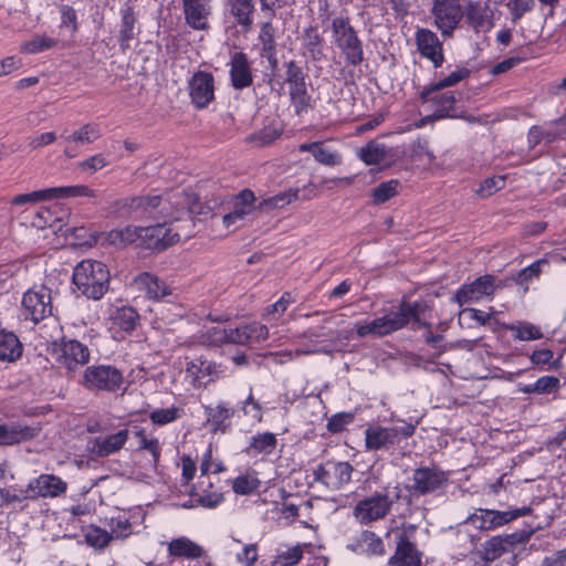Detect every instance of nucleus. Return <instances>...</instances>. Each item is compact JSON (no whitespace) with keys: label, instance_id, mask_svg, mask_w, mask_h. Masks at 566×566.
Masks as SVG:
<instances>
[{"label":"nucleus","instance_id":"f257e3e1","mask_svg":"<svg viewBox=\"0 0 566 566\" xmlns=\"http://www.w3.org/2000/svg\"><path fill=\"white\" fill-rule=\"evenodd\" d=\"M120 208H127L129 212L142 211L153 213L156 208H160L158 213L165 218L175 221L182 220L187 226L192 224L189 214L202 213V207L199 203V197L192 191H179L163 199L160 196H143L125 199L117 202Z\"/></svg>","mask_w":566,"mask_h":566},{"label":"nucleus","instance_id":"f03ea898","mask_svg":"<svg viewBox=\"0 0 566 566\" xmlns=\"http://www.w3.org/2000/svg\"><path fill=\"white\" fill-rule=\"evenodd\" d=\"M73 283L88 298L99 300L108 291L109 271L96 260H83L73 271Z\"/></svg>","mask_w":566,"mask_h":566},{"label":"nucleus","instance_id":"7ed1b4c3","mask_svg":"<svg viewBox=\"0 0 566 566\" xmlns=\"http://www.w3.org/2000/svg\"><path fill=\"white\" fill-rule=\"evenodd\" d=\"M333 39L342 51L347 64L356 66L364 60L363 43L348 19L335 18L332 21Z\"/></svg>","mask_w":566,"mask_h":566},{"label":"nucleus","instance_id":"20e7f679","mask_svg":"<svg viewBox=\"0 0 566 566\" xmlns=\"http://www.w3.org/2000/svg\"><path fill=\"white\" fill-rule=\"evenodd\" d=\"M185 227L167 226L166 222L149 227H139V244L148 249L164 250L181 239L190 237L189 231H184Z\"/></svg>","mask_w":566,"mask_h":566},{"label":"nucleus","instance_id":"39448f33","mask_svg":"<svg viewBox=\"0 0 566 566\" xmlns=\"http://www.w3.org/2000/svg\"><path fill=\"white\" fill-rule=\"evenodd\" d=\"M53 359L69 373L76 371L90 361V349L75 339L54 342L51 348Z\"/></svg>","mask_w":566,"mask_h":566},{"label":"nucleus","instance_id":"423d86ee","mask_svg":"<svg viewBox=\"0 0 566 566\" xmlns=\"http://www.w3.org/2000/svg\"><path fill=\"white\" fill-rule=\"evenodd\" d=\"M124 382L122 373L113 366L98 365L87 367L80 384L87 390L116 391Z\"/></svg>","mask_w":566,"mask_h":566},{"label":"nucleus","instance_id":"0eeeda50","mask_svg":"<svg viewBox=\"0 0 566 566\" xmlns=\"http://www.w3.org/2000/svg\"><path fill=\"white\" fill-rule=\"evenodd\" d=\"M433 25L442 36H451L464 15L460 0H433L431 8Z\"/></svg>","mask_w":566,"mask_h":566},{"label":"nucleus","instance_id":"6e6552de","mask_svg":"<svg viewBox=\"0 0 566 566\" xmlns=\"http://www.w3.org/2000/svg\"><path fill=\"white\" fill-rule=\"evenodd\" d=\"M22 307L25 318L39 323L52 314L51 291L43 285L29 290L23 295Z\"/></svg>","mask_w":566,"mask_h":566},{"label":"nucleus","instance_id":"1a4fd4ad","mask_svg":"<svg viewBox=\"0 0 566 566\" xmlns=\"http://www.w3.org/2000/svg\"><path fill=\"white\" fill-rule=\"evenodd\" d=\"M448 474L436 467H421L413 471L409 491L416 495H426L446 486Z\"/></svg>","mask_w":566,"mask_h":566},{"label":"nucleus","instance_id":"9d476101","mask_svg":"<svg viewBox=\"0 0 566 566\" xmlns=\"http://www.w3.org/2000/svg\"><path fill=\"white\" fill-rule=\"evenodd\" d=\"M392 503L388 494L375 493L356 504L354 515L361 524H368L384 518L390 512Z\"/></svg>","mask_w":566,"mask_h":566},{"label":"nucleus","instance_id":"9b49d317","mask_svg":"<svg viewBox=\"0 0 566 566\" xmlns=\"http://www.w3.org/2000/svg\"><path fill=\"white\" fill-rule=\"evenodd\" d=\"M408 311V307H405L402 311L387 314L366 324L357 323L355 325L357 335L359 337H366L368 335L381 337L396 332L406 326V315Z\"/></svg>","mask_w":566,"mask_h":566},{"label":"nucleus","instance_id":"f8f14e48","mask_svg":"<svg viewBox=\"0 0 566 566\" xmlns=\"http://www.w3.org/2000/svg\"><path fill=\"white\" fill-rule=\"evenodd\" d=\"M353 467L348 462H328L318 465L313 475L315 481L325 484L332 490H338L350 481Z\"/></svg>","mask_w":566,"mask_h":566},{"label":"nucleus","instance_id":"ddd939ff","mask_svg":"<svg viewBox=\"0 0 566 566\" xmlns=\"http://www.w3.org/2000/svg\"><path fill=\"white\" fill-rule=\"evenodd\" d=\"M188 88L197 108H205L214 99V78L209 72H196L189 80Z\"/></svg>","mask_w":566,"mask_h":566},{"label":"nucleus","instance_id":"4468645a","mask_svg":"<svg viewBox=\"0 0 566 566\" xmlns=\"http://www.w3.org/2000/svg\"><path fill=\"white\" fill-rule=\"evenodd\" d=\"M415 42L420 55L431 61L434 67H440L443 64V45L432 30L418 28L415 33Z\"/></svg>","mask_w":566,"mask_h":566},{"label":"nucleus","instance_id":"2eb2a0df","mask_svg":"<svg viewBox=\"0 0 566 566\" xmlns=\"http://www.w3.org/2000/svg\"><path fill=\"white\" fill-rule=\"evenodd\" d=\"M232 210L223 216L226 228L242 222L253 211L259 210L255 195L250 189H243L232 198Z\"/></svg>","mask_w":566,"mask_h":566},{"label":"nucleus","instance_id":"dca6fc26","mask_svg":"<svg viewBox=\"0 0 566 566\" xmlns=\"http://www.w3.org/2000/svg\"><path fill=\"white\" fill-rule=\"evenodd\" d=\"M186 23L195 30L209 29L211 0H181Z\"/></svg>","mask_w":566,"mask_h":566},{"label":"nucleus","instance_id":"f3484780","mask_svg":"<svg viewBox=\"0 0 566 566\" xmlns=\"http://www.w3.org/2000/svg\"><path fill=\"white\" fill-rule=\"evenodd\" d=\"M495 290L494 277L492 275H483L478 277L470 284H464L454 295V300L459 305L464 303L478 302L484 296H491Z\"/></svg>","mask_w":566,"mask_h":566},{"label":"nucleus","instance_id":"a211bd4d","mask_svg":"<svg viewBox=\"0 0 566 566\" xmlns=\"http://www.w3.org/2000/svg\"><path fill=\"white\" fill-rule=\"evenodd\" d=\"M128 438V429H122L112 434L95 437L90 441V451L97 457H108L122 450Z\"/></svg>","mask_w":566,"mask_h":566},{"label":"nucleus","instance_id":"6ab92c4d","mask_svg":"<svg viewBox=\"0 0 566 566\" xmlns=\"http://www.w3.org/2000/svg\"><path fill=\"white\" fill-rule=\"evenodd\" d=\"M28 488L32 496L56 497L66 492L67 484L54 474H41Z\"/></svg>","mask_w":566,"mask_h":566},{"label":"nucleus","instance_id":"aec40b11","mask_svg":"<svg viewBox=\"0 0 566 566\" xmlns=\"http://www.w3.org/2000/svg\"><path fill=\"white\" fill-rule=\"evenodd\" d=\"M217 366L202 358H196L188 363L186 377L196 388H201L211 382L217 375Z\"/></svg>","mask_w":566,"mask_h":566},{"label":"nucleus","instance_id":"412c9836","mask_svg":"<svg viewBox=\"0 0 566 566\" xmlns=\"http://www.w3.org/2000/svg\"><path fill=\"white\" fill-rule=\"evenodd\" d=\"M421 553L405 535L399 537L396 552L389 559V566H420Z\"/></svg>","mask_w":566,"mask_h":566},{"label":"nucleus","instance_id":"4be33fe9","mask_svg":"<svg viewBox=\"0 0 566 566\" xmlns=\"http://www.w3.org/2000/svg\"><path fill=\"white\" fill-rule=\"evenodd\" d=\"M132 285L135 290L144 292L148 298H159L170 294L169 286L147 272L134 277Z\"/></svg>","mask_w":566,"mask_h":566},{"label":"nucleus","instance_id":"5701e85b","mask_svg":"<svg viewBox=\"0 0 566 566\" xmlns=\"http://www.w3.org/2000/svg\"><path fill=\"white\" fill-rule=\"evenodd\" d=\"M230 75L234 88L241 90L252 84L251 67L244 53L237 52L232 55Z\"/></svg>","mask_w":566,"mask_h":566},{"label":"nucleus","instance_id":"b1692460","mask_svg":"<svg viewBox=\"0 0 566 566\" xmlns=\"http://www.w3.org/2000/svg\"><path fill=\"white\" fill-rule=\"evenodd\" d=\"M39 430L22 424H0V446H13L33 439Z\"/></svg>","mask_w":566,"mask_h":566},{"label":"nucleus","instance_id":"393cba45","mask_svg":"<svg viewBox=\"0 0 566 566\" xmlns=\"http://www.w3.org/2000/svg\"><path fill=\"white\" fill-rule=\"evenodd\" d=\"M366 447L368 450L387 449L395 444V433L390 428L370 427L365 431Z\"/></svg>","mask_w":566,"mask_h":566},{"label":"nucleus","instance_id":"a878e982","mask_svg":"<svg viewBox=\"0 0 566 566\" xmlns=\"http://www.w3.org/2000/svg\"><path fill=\"white\" fill-rule=\"evenodd\" d=\"M230 15L235 22L249 31L252 27V13L254 11L253 0H227Z\"/></svg>","mask_w":566,"mask_h":566},{"label":"nucleus","instance_id":"bb28decb","mask_svg":"<svg viewBox=\"0 0 566 566\" xmlns=\"http://www.w3.org/2000/svg\"><path fill=\"white\" fill-rule=\"evenodd\" d=\"M168 552L174 557L188 559L199 558L203 554L202 547L187 537H179L169 542Z\"/></svg>","mask_w":566,"mask_h":566},{"label":"nucleus","instance_id":"cd10ccee","mask_svg":"<svg viewBox=\"0 0 566 566\" xmlns=\"http://www.w3.org/2000/svg\"><path fill=\"white\" fill-rule=\"evenodd\" d=\"M49 195L46 189L35 190L29 193H20L12 197L9 201L10 213H20L28 209L29 206L36 205L39 202L49 201Z\"/></svg>","mask_w":566,"mask_h":566},{"label":"nucleus","instance_id":"c85d7f7f","mask_svg":"<svg viewBox=\"0 0 566 566\" xmlns=\"http://www.w3.org/2000/svg\"><path fill=\"white\" fill-rule=\"evenodd\" d=\"M421 98L424 102H430L436 107L433 117L436 119L450 117L451 111H453L454 105L457 103V97L453 93L447 92L441 94H430L423 97L421 95Z\"/></svg>","mask_w":566,"mask_h":566},{"label":"nucleus","instance_id":"c756f323","mask_svg":"<svg viewBox=\"0 0 566 566\" xmlns=\"http://www.w3.org/2000/svg\"><path fill=\"white\" fill-rule=\"evenodd\" d=\"M22 355V345L11 332H0V360L14 361Z\"/></svg>","mask_w":566,"mask_h":566},{"label":"nucleus","instance_id":"7c9ffc66","mask_svg":"<svg viewBox=\"0 0 566 566\" xmlns=\"http://www.w3.org/2000/svg\"><path fill=\"white\" fill-rule=\"evenodd\" d=\"M298 198V190L289 189L274 196L263 198L258 202L259 211L269 213L282 209Z\"/></svg>","mask_w":566,"mask_h":566},{"label":"nucleus","instance_id":"2f4dec72","mask_svg":"<svg viewBox=\"0 0 566 566\" xmlns=\"http://www.w3.org/2000/svg\"><path fill=\"white\" fill-rule=\"evenodd\" d=\"M276 437L272 432H263L253 436L250 440L247 452L252 455L271 454L276 448Z\"/></svg>","mask_w":566,"mask_h":566},{"label":"nucleus","instance_id":"473e14b6","mask_svg":"<svg viewBox=\"0 0 566 566\" xmlns=\"http://www.w3.org/2000/svg\"><path fill=\"white\" fill-rule=\"evenodd\" d=\"M113 324L125 332H132L139 322V315L132 306H122L112 314Z\"/></svg>","mask_w":566,"mask_h":566},{"label":"nucleus","instance_id":"72a5a7b5","mask_svg":"<svg viewBox=\"0 0 566 566\" xmlns=\"http://www.w3.org/2000/svg\"><path fill=\"white\" fill-rule=\"evenodd\" d=\"M532 509L530 506H523L521 509L509 510V511H495L488 510L485 516H489L491 530L500 527L513 520L530 514Z\"/></svg>","mask_w":566,"mask_h":566},{"label":"nucleus","instance_id":"f704fd0d","mask_svg":"<svg viewBox=\"0 0 566 566\" xmlns=\"http://www.w3.org/2000/svg\"><path fill=\"white\" fill-rule=\"evenodd\" d=\"M101 129L97 124L88 123L80 127L77 130L70 135L64 136L67 143H73L77 146L94 143L101 137Z\"/></svg>","mask_w":566,"mask_h":566},{"label":"nucleus","instance_id":"c9c22d12","mask_svg":"<svg viewBox=\"0 0 566 566\" xmlns=\"http://www.w3.org/2000/svg\"><path fill=\"white\" fill-rule=\"evenodd\" d=\"M49 199L96 196L95 190L84 185L48 188Z\"/></svg>","mask_w":566,"mask_h":566},{"label":"nucleus","instance_id":"e433bc0d","mask_svg":"<svg viewBox=\"0 0 566 566\" xmlns=\"http://www.w3.org/2000/svg\"><path fill=\"white\" fill-rule=\"evenodd\" d=\"M358 156L366 165H378L387 158L388 151L384 144L371 140L359 149Z\"/></svg>","mask_w":566,"mask_h":566},{"label":"nucleus","instance_id":"4c0bfd02","mask_svg":"<svg viewBox=\"0 0 566 566\" xmlns=\"http://www.w3.org/2000/svg\"><path fill=\"white\" fill-rule=\"evenodd\" d=\"M470 74V71L465 67H460L453 72H451L448 76L437 81L431 84L429 87L424 88L422 92V96L434 94L436 92L443 90L446 87H450L457 85L461 81L465 80Z\"/></svg>","mask_w":566,"mask_h":566},{"label":"nucleus","instance_id":"58836bf2","mask_svg":"<svg viewBox=\"0 0 566 566\" xmlns=\"http://www.w3.org/2000/svg\"><path fill=\"white\" fill-rule=\"evenodd\" d=\"M85 543L95 548L103 549L108 546L113 539V535L108 534L106 530H103L96 525H90L84 531Z\"/></svg>","mask_w":566,"mask_h":566},{"label":"nucleus","instance_id":"ea45409f","mask_svg":"<svg viewBox=\"0 0 566 566\" xmlns=\"http://www.w3.org/2000/svg\"><path fill=\"white\" fill-rule=\"evenodd\" d=\"M289 94L297 115L306 113L311 108V96L307 93L306 83L290 87Z\"/></svg>","mask_w":566,"mask_h":566},{"label":"nucleus","instance_id":"a19ab883","mask_svg":"<svg viewBox=\"0 0 566 566\" xmlns=\"http://www.w3.org/2000/svg\"><path fill=\"white\" fill-rule=\"evenodd\" d=\"M517 340H536L543 337L541 328L530 322H517L507 327Z\"/></svg>","mask_w":566,"mask_h":566},{"label":"nucleus","instance_id":"79ce46f5","mask_svg":"<svg viewBox=\"0 0 566 566\" xmlns=\"http://www.w3.org/2000/svg\"><path fill=\"white\" fill-rule=\"evenodd\" d=\"M139 228L127 226L123 229H114L108 233V241L112 244L139 243Z\"/></svg>","mask_w":566,"mask_h":566},{"label":"nucleus","instance_id":"37998d69","mask_svg":"<svg viewBox=\"0 0 566 566\" xmlns=\"http://www.w3.org/2000/svg\"><path fill=\"white\" fill-rule=\"evenodd\" d=\"M57 41L46 35H36L33 39L21 44L20 51L27 54H35L50 50L56 45Z\"/></svg>","mask_w":566,"mask_h":566},{"label":"nucleus","instance_id":"c03bdc74","mask_svg":"<svg viewBox=\"0 0 566 566\" xmlns=\"http://www.w3.org/2000/svg\"><path fill=\"white\" fill-rule=\"evenodd\" d=\"M135 17L133 11L127 8L122 13V25L119 31V44L123 50L129 46V41L134 38Z\"/></svg>","mask_w":566,"mask_h":566},{"label":"nucleus","instance_id":"a18cd8bd","mask_svg":"<svg viewBox=\"0 0 566 566\" xmlns=\"http://www.w3.org/2000/svg\"><path fill=\"white\" fill-rule=\"evenodd\" d=\"M504 553H507V549L504 545L502 536L500 535L493 536L486 541L481 551L482 558L486 562H493L500 558Z\"/></svg>","mask_w":566,"mask_h":566},{"label":"nucleus","instance_id":"49530a36","mask_svg":"<svg viewBox=\"0 0 566 566\" xmlns=\"http://www.w3.org/2000/svg\"><path fill=\"white\" fill-rule=\"evenodd\" d=\"M360 546L367 555L381 556L385 554L382 539L374 532L366 531L361 534Z\"/></svg>","mask_w":566,"mask_h":566},{"label":"nucleus","instance_id":"de8ad7c7","mask_svg":"<svg viewBox=\"0 0 566 566\" xmlns=\"http://www.w3.org/2000/svg\"><path fill=\"white\" fill-rule=\"evenodd\" d=\"M217 343H234V344H248L249 335L247 333V325H242L237 328H230L228 331H219L218 336L213 338Z\"/></svg>","mask_w":566,"mask_h":566},{"label":"nucleus","instance_id":"09e8293b","mask_svg":"<svg viewBox=\"0 0 566 566\" xmlns=\"http://www.w3.org/2000/svg\"><path fill=\"white\" fill-rule=\"evenodd\" d=\"M303 557V545L297 544L286 552H282L277 554L272 560V566H294L296 565Z\"/></svg>","mask_w":566,"mask_h":566},{"label":"nucleus","instance_id":"8fccbe9b","mask_svg":"<svg viewBox=\"0 0 566 566\" xmlns=\"http://www.w3.org/2000/svg\"><path fill=\"white\" fill-rule=\"evenodd\" d=\"M398 180H389L381 182L373 190V201L376 205H380L391 199L398 193Z\"/></svg>","mask_w":566,"mask_h":566},{"label":"nucleus","instance_id":"3c124183","mask_svg":"<svg viewBox=\"0 0 566 566\" xmlns=\"http://www.w3.org/2000/svg\"><path fill=\"white\" fill-rule=\"evenodd\" d=\"M259 40L262 43L263 52L271 59L275 54V40L274 28L270 20L262 23Z\"/></svg>","mask_w":566,"mask_h":566},{"label":"nucleus","instance_id":"603ef678","mask_svg":"<svg viewBox=\"0 0 566 566\" xmlns=\"http://www.w3.org/2000/svg\"><path fill=\"white\" fill-rule=\"evenodd\" d=\"M260 486V481L253 474L238 476L233 481V491L238 494H250Z\"/></svg>","mask_w":566,"mask_h":566},{"label":"nucleus","instance_id":"864d4df0","mask_svg":"<svg viewBox=\"0 0 566 566\" xmlns=\"http://www.w3.org/2000/svg\"><path fill=\"white\" fill-rule=\"evenodd\" d=\"M486 509H478L474 513L470 514L461 524V527L471 525L480 531H490V520L489 516H485Z\"/></svg>","mask_w":566,"mask_h":566},{"label":"nucleus","instance_id":"5fc2aeb1","mask_svg":"<svg viewBox=\"0 0 566 566\" xmlns=\"http://www.w3.org/2000/svg\"><path fill=\"white\" fill-rule=\"evenodd\" d=\"M208 421H210L214 430L220 429L226 420L232 416V410L223 405H218L216 408H207Z\"/></svg>","mask_w":566,"mask_h":566},{"label":"nucleus","instance_id":"6e6d98bb","mask_svg":"<svg viewBox=\"0 0 566 566\" xmlns=\"http://www.w3.org/2000/svg\"><path fill=\"white\" fill-rule=\"evenodd\" d=\"M313 157L316 161L325 166H337L342 161V157L337 151L323 147L321 143Z\"/></svg>","mask_w":566,"mask_h":566},{"label":"nucleus","instance_id":"4d7b16f0","mask_svg":"<svg viewBox=\"0 0 566 566\" xmlns=\"http://www.w3.org/2000/svg\"><path fill=\"white\" fill-rule=\"evenodd\" d=\"M467 19L475 30L483 29L488 24L486 10L471 4L467 10Z\"/></svg>","mask_w":566,"mask_h":566},{"label":"nucleus","instance_id":"13d9d810","mask_svg":"<svg viewBox=\"0 0 566 566\" xmlns=\"http://www.w3.org/2000/svg\"><path fill=\"white\" fill-rule=\"evenodd\" d=\"M179 416V410L175 407L166 409H156L151 411L150 420L159 426H164L175 421Z\"/></svg>","mask_w":566,"mask_h":566},{"label":"nucleus","instance_id":"bf43d9fd","mask_svg":"<svg viewBox=\"0 0 566 566\" xmlns=\"http://www.w3.org/2000/svg\"><path fill=\"white\" fill-rule=\"evenodd\" d=\"M109 528L108 534H112L113 538H126L132 533V524L127 518H112Z\"/></svg>","mask_w":566,"mask_h":566},{"label":"nucleus","instance_id":"052dcab7","mask_svg":"<svg viewBox=\"0 0 566 566\" xmlns=\"http://www.w3.org/2000/svg\"><path fill=\"white\" fill-rule=\"evenodd\" d=\"M507 8L511 11L513 22H516L534 8V0H510Z\"/></svg>","mask_w":566,"mask_h":566},{"label":"nucleus","instance_id":"680f3d73","mask_svg":"<svg viewBox=\"0 0 566 566\" xmlns=\"http://www.w3.org/2000/svg\"><path fill=\"white\" fill-rule=\"evenodd\" d=\"M546 264L545 260H539L532 263L530 266L523 269L517 276V283L527 285L534 277H538L542 272V266Z\"/></svg>","mask_w":566,"mask_h":566},{"label":"nucleus","instance_id":"e2e57ef3","mask_svg":"<svg viewBox=\"0 0 566 566\" xmlns=\"http://www.w3.org/2000/svg\"><path fill=\"white\" fill-rule=\"evenodd\" d=\"M286 83L289 88L305 83V78L302 69L294 62L290 61L286 63Z\"/></svg>","mask_w":566,"mask_h":566},{"label":"nucleus","instance_id":"0e129e2a","mask_svg":"<svg viewBox=\"0 0 566 566\" xmlns=\"http://www.w3.org/2000/svg\"><path fill=\"white\" fill-rule=\"evenodd\" d=\"M559 386V379L554 376H544L535 381L536 394H551L557 391Z\"/></svg>","mask_w":566,"mask_h":566},{"label":"nucleus","instance_id":"69168bd1","mask_svg":"<svg viewBox=\"0 0 566 566\" xmlns=\"http://www.w3.org/2000/svg\"><path fill=\"white\" fill-rule=\"evenodd\" d=\"M504 185H505V179L502 176H496V177L488 178L480 186L479 193L482 197H490L495 191L502 189L504 187Z\"/></svg>","mask_w":566,"mask_h":566},{"label":"nucleus","instance_id":"338daca9","mask_svg":"<svg viewBox=\"0 0 566 566\" xmlns=\"http://www.w3.org/2000/svg\"><path fill=\"white\" fill-rule=\"evenodd\" d=\"M280 134H281L280 130L276 129L275 127L268 126V127L261 129L260 132H258L256 134H254L252 137V140L258 146H265V145L273 143L280 136Z\"/></svg>","mask_w":566,"mask_h":566},{"label":"nucleus","instance_id":"774afa93","mask_svg":"<svg viewBox=\"0 0 566 566\" xmlns=\"http://www.w3.org/2000/svg\"><path fill=\"white\" fill-rule=\"evenodd\" d=\"M258 557L256 544H248L242 548L241 553L237 554V562L243 566H253Z\"/></svg>","mask_w":566,"mask_h":566}]
</instances>
